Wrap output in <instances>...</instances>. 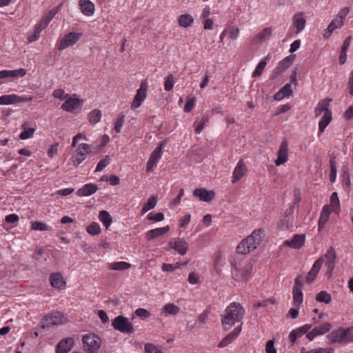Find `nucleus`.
<instances>
[{"label": "nucleus", "instance_id": "obj_56", "mask_svg": "<svg viewBox=\"0 0 353 353\" xmlns=\"http://www.w3.org/2000/svg\"><path fill=\"white\" fill-rule=\"evenodd\" d=\"M230 35V37L232 40H236L239 34V29L236 27L232 26L227 31Z\"/></svg>", "mask_w": 353, "mask_h": 353}, {"label": "nucleus", "instance_id": "obj_49", "mask_svg": "<svg viewBox=\"0 0 353 353\" xmlns=\"http://www.w3.org/2000/svg\"><path fill=\"white\" fill-rule=\"evenodd\" d=\"M147 219L150 221H152L154 222H159V221H162L163 220H164L165 216L162 212H158L155 214H153L152 213H150V214H148Z\"/></svg>", "mask_w": 353, "mask_h": 353}, {"label": "nucleus", "instance_id": "obj_23", "mask_svg": "<svg viewBox=\"0 0 353 353\" xmlns=\"http://www.w3.org/2000/svg\"><path fill=\"white\" fill-rule=\"evenodd\" d=\"M81 12L86 16H92L94 12V5L90 0H79Z\"/></svg>", "mask_w": 353, "mask_h": 353}, {"label": "nucleus", "instance_id": "obj_12", "mask_svg": "<svg viewBox=\"0 0 353 353\" xmlns=\"http://www.w3.org/2000/svg\"><path fill=\"white\" fill-rule=\"evenodd\" d=\"M193 195L202 201L210 203L214 199L215 192L205 188H197L194 190Z\"/></svg>", "mask_w": 353, "mask_h": 353}, {"label": "nucleus", "instance_id": "obj_36", "mask_svg": "<svg viewBox=\"0 0 353 353\" xmlns=\"http://www.w3.org/2000/svg\"><path fill=\"white\" fill-rule=\"evenodd\" d=\"M268 59V57H265L263 60H261L259 63L257 65L255 70L252 73V77L256 78L259 77L265 68L267 64V60Z\"/></svg>", "mask_w": 353, "mask_h": 353}, {"label": "nucleus", "instance_id": "obj_1", "mask_svg": "<svg viewBox=\"0 0 353 353\" xmlns=\"http://www.w3.org/2000/svg\"><path fill=\"white\" fill-rule=\"evenodd\" d=\"M243 307L236 302L231 303L221 315V324L225 330H230L236 323L241 321L245 315Z\"/></svg>", "mask_w": 353, "mask_h": 353}, {"label": "nucleus", "instance_id": "obj_3", "mask_svg": "<svg viewBox=\"0 0 353 353\" xmlns=\"http://www.w3.org/2000/svg\"><path fill=\"white\" fill-rule=\"evenodd\" d=\"M332 101L330 98H325L319 102L314 109L315 117H319L323 113V116L319 123V132H323L325 128L332 121V112L329 110L330 102Z\"/></svg>", "mask_w": 353, "mask_h": 353}, {"label": "nucleus", "instance_id": "obj_41", "mask_svg": "<svg viewBox=\"0 0 353 353\" xmlns=\"http://www.w3.org/2000/svg\"><path fill=\"white\" fill-rule=\"evenodd\" d=\"M330 208H332L333 210L335 211L336 210H339L340 208V203H339V199L338 197L337 192H333L330 199Z\"/></svg>", "mask_w": 353, "mask_h": 353}, {"label": "nucleus", "instance_id": "obj_16", "mask_svg": "<svg viewBox=\"0 0 353 353\" xmlns=\"http://www.w3.org/2000/svg\"><path fill=\"white\" fill-rule=\"evenodd\" d=\"M74 339L68 337L60 341L57 345L56 353H68L74 345Z\"/></svg>", "mask_w": 353, "mask_h": 353}, {"label": "nucleus", "instance_id": "obj_37", "mask_svg": "<svg viewBox=\"0 0 353 353\" xmlns=\"http://www.w3.org/2000/svg\"><path fill=\"white\" fill-rule=\"evenodd\" d=\"M101 118V112L98 109H94L88 114L89 121L92 124H96Z\"/></svg>", "mask_w": 353, "mask_h": 353}, {"label": "nucleus", "instance_id": "obj_2", "mask_svg": "<svg viewBox=\"0 0 353 353\" xmlns=\"http://www.w3.org/2000/svg\"><path fill=\"white\" fill-rule=\"evenodd\" d=\"M264 230H254L251 235L243 239L236 247V252L241 254H246L255 250L262 241Z\"/></svg>", "mask_w": 353, "mask_h": 353}, {"label": "nucleus", "instance_id": "obj_19", "mask_svg": "<svg viewBox=\"0 0 353 353\" xmlns=\"http://www.w3.org/2000/svg\"><path fill=\"white\" fill-rule=\"evenodd\" d=\"M241 325L242 323L236 327L232 332L229 333L225 337H224L219 343V347H224L232 343L239 334L241 332Z\"/></svg>", "mask_w": 353, "mask_h": 353}, {"label": "nucleus", "instance_id": "obj_43", "mask_svg": "<svg viewBox=\"0 0 353 353\" xmlns=\"http://www.w3.org/2000/svg\"><path fill=\"white\" fill-rule=\"evenodd\" d=\"M101 228L96 222H92L87 227V232L92 236L99 234L101 232Z\"/></svg>", "mask_w": 353, "mask_h": 353}, {"label": "nucleus", "instance_id": "obj_15", "mask_svg": "<svg viewBox=\"0 0 353 353\" xmlns=\"http://www.w3.org/2000/svg\"><path fill=\"white\" fill-rule=\"evenodd\" d=\"M169 246L174 249L179 254L183 256L187 253L189 248L188 242L184 239H179L177 241H170L169 243Z\"/></svg>", "mask_w": 353, "mask_h": 353}, {"label": "nucleus", "instance_id": "obj_52", "mask_svg": "<svg viewBox=\"0 0 353 353\" xmlns=\"http://www.w3.org/2000/svg\"><path fill=\"white\" fill-rule=\"evenodd\" d=\"M157 199L158 198L157 196L152 195L148 199V201L145 203H144V205H145L148 208V209L152 210L154 208V207L156 206Z\"/></svg>", "mask_w": 353, "mask_h": 353}, {"label": "nucleus", "instance_id": "obj_6", "mask_svg": "<svg viewBox=\"0 0 353 353\" xmlns=\"http://www.w3.org/2000/svg\"><path fill=\"white\" fill-rule=\"evenodd\" d=\"M112 326L115 330L120 332L130 334L134 331L132 323L127 317L119 315L115 317L112 321Z\"/></svg>", "mask_w": 353, "mask_h": 353}, {"label": "nucleus", "instance_id": "obj_42", "mask_svg": "<svg viewBox=\"0 0 353 353\" xmlns=\"http://www.w3.org/2000/svg\"><path fill=\"white\" fill-rule=\"evenodd\" d=\"M75 152L76 153H79L81 152L83 155L87 156L92 152V150H91L90 145L87 143H81L77 145Z\"/></svg>", "mask_w": 353, "mask_h": 353}, {"label": "nucleus", "instance_id": "obj_62", "mask_svg": "<svg viewBox=\"0 0 353 353\" xmlns=\"http://www.w3.org/2000/svg\"><path fill=\"white\" fill-rule=\"evenodd\" d=\"M209 121V118L208 116H204L201 119V121L200 123L197 125V126L195 128V130L197 133H200L201 130L204 128V126L206 123H208Z\"/></svg>", "mask_w": 353, "mask_h": 353}, {"label": "nucleus", "instance_id": "obj_25", "mask_svg": "<svg viewBox=\"0 0 353 353\" xmlns=\"http://www.w3.org/2000/svg\"><path fill=\"white\" fill-rule=\"evenodd\" d=\"M26 74V70L23 68H19L14 70H1L0 79H5L8 77H22Z\"/></svg>", "mask_w": 353, "mask_h": 353}, {"label": "nucleus", "instance_id": "obj_55", "mask_svg": "<svg viewBox=\"0 0 353 353\" xmlns=\"http://www.w3.org/2000/svg\"><path fill=\"white\" fill-rule=\"evenodd\" d=\"M124 118L125 116L121 114L119 116L115 122L114 130L117 133H119L121 132L123 123L124 122Z\"/></svg>", "mask_w": 353, "mask_h": 353}, {"label": "nucleus", "instance_id": "obj_27", "mask_svg": "<svg viewBox=\"0 0 353 353\" xmlns=\"http://www.w3.org/2000/svg\"><path fill=\"white\" fill-rule=\"evenodd\" d=\"M50 281L53 288L59 290L65 285V282L63 281L62 275L59 272L51 274L50 275Z\"/></svg>", "mask_w": 353, "mask_h": 353}, {"label": "nucleus", "instance_id": "obj_30", "mask_svg": "<svg viewBox=\"0 0 353 353\" xmlns=\"http://www.w3.org/2000/svg\"><path fill=\"white\" fill-rule=\"evenodd\" d=\"M17 95L12 94H6L0 97V105H8L14 103H17Z\"/></svg>", "mask_w": 353, "mask_h": 353}, {"label": "nucleus", "instance_id": "obj_32", "mask_svg": "<svg viewBox=\"0 0 353 353\" xmlns=\"http://www.w3.org/2000/svg\"><path fill=\"white\" fill-rule=\"evenodd\" d=\"M162 312H165V315H176L179 313L180 308L174 303H168L163 306Z\"/></svg>", "mask_w": 353, "mask_h": 353}, {"label": "nucleus", "instance_id": "obj_26", "mask_svg": "<svg viewBox=\"0 0 353 353\" xmlns=\"http://www.w3.org/2000/svg\"><path fill=\"white\" fill-rule=\"evenodd\" d=\"M272 30L271 28H265L261 32H260L259 34H257L253 39H252V43L253 44H258L260 43H262L267 39H268L271 34H272Z\"/></svg>", "mask_w": 353, "mask_h": 353}, {"label": "nucleus", "instance_id": "obj_59", "mask_svg": "<svg viewBox=\"0 0 353 353\" xmlns=\"http://www.w3.org/2000/svg\"><path fill=\"white\" fill-rule=\"evenodd\" d=\"M266 353H276V350L274 347V342L273 340H269L266 343L265 345Z\"/></svg>", "mask_w": 353, "mask_h": 353}, {"label": "nucleus", "instance_id": "obj_48", "mask_svg": "<svg viewBox=\"0 0 353 353\" xmlns=\"http://www.w3.org/2000/svg\"><path fill=\"white\" fill-rule=\"evenodd\" d=\"M35 129L30 128L27 130H23L19 135V138L22 140H26L33 137Z\"/></svg>", "mask_w": 353, "mask_h": 353}, {"label": "nucleus", "instance_id": "obj_10", "mask_svg": "<svg viewBox=\"0 0 353 353\" xmlns=\"http://www.w3.org/2000/svg\"><path fill=\"white\" fill-rule=\"evenodd\" d=\"M296 59V54H290L281 61L272 74V79L277 77L281 73L285 71Z\"/></svg>", "mask_w": 353, "mask_h": 353}, {"label": "nucleus", "instance_id": "obj_58", "mask_svg": "<svg viewBox=\"0 0 353 353\" xmlns=\"http://www.w3.org/2000/svg\"><path fill=\"white\" fill-rule=\"evenodd\" d=\"M299 70L297 67L294 68V70L292 71V73L290 74V83H292L294 84L295 86L297 85L298 84V82H297V79H296V77H297V75L299 74Z\"/></svg>", "mask_w": 353, "mask_h": 353}, {"label": "nucleus", "instance_id": "obj_31", "mask_svg": "<svg viewBox=\"0 0 353 353\" xmlns=\"http://www.w3.org/2000/svg\"><path fill=\"white\" fill-rule=\"evenodd\" d=\"M99 218L106 229H108L112 223V219L109 212L106 210L100 211Z\"/></svg>", "mask_w": 353, "mask_h": 353}, {"label": "nucleus", "instance_id": "obj_13", "mask_svg": "<svg viewBox=\"0 0 353 353\" xmlns=\"http://www.w3.org/2000/svg\"><path fill=\"white\" fill-rule=\"evenodd\" d=\"M288 157V145L286 140H283L277 152V159L275 160V164L277 166L284 164Z\"/></svg>", "mask_w": 353, "mask_h": 353}, {"label": "nucleus", "instance_id": "obj_29", "mask_svg": "<svg viewBox=\"0 0 353 353\" xmlns=\"http://www.w3.org/2000/svg\"><path fill=\"white\" fill-rule=\"evenodd\" d=\"M294 305L299 307L303 303V292L300 288L294 286L292 290Z\"/></svg>", "mask_w": 353, "mask_h": 353}, {"label": "nucleus", "instance_id": "obj_24", "mask_svg": "<svg viewBox=\"0 0 353 353\" xmlns=\"http://www.w3.org/2000/svg\"><path fill=\"white\" fill-rule=\"evenodd\" d=\"M98 190V186L93 183H87L77 192L78 196H88L95 193Z\"/></svg>", "mask_w": 353, "mask_h": 353}, {"label": "nucleus", "instance_id": "obj_46", "mask_svg": "<svg viewBox=\"0 0 353 353\" xmlns=\"http://www.w3.org/2000/svg\"><path fill=\"white\" fill-rule=\"evenodd\" d=\"M162 146H163V143H161L159 146H157L154 150L152 152V153L150 155V157L149 159L150 160H152V161H154L156 162H157L158 159L161 157V152H162Z\"/></svg>", "mask_w": 353, "mask_h": 353}, {"label": "nucleus", "instance_id": "obj_61", "mask_svg": "<svg viewBox=\"0 0 353 353\" xmlns=\"http://www.w3.org/2000/svg\"><path fill=\"white\" fill-rule=\"evenodd\" d=\"M194 102H195L194 97L188 99V101H186V103L184 107V112H191L194 105Z\"/></svg>", "mask_w": 353, "mask_h": 353}, {"label": "nucleus", "instance_id": "obj_45", "mask_svg": "<svg viewBox=\"0 0 353 353\" xmlns=\"http://www.w3.org/2000/svg\"><path fill=\"white\" fill-rule=\"evenodd\" d=\"M303 334H305V333H303V331L301 327L293 330L289 336L291 343H294L298 338L301 337Z\"/></svg>", "mask_w": 353, "mask_h": 353}, {"label": "nucleus", "instance_id": "obj_64", "mask_svg": "<svg viewBox=\"0 0 353 353\" xmlns=\"http://www.w3.org/2000/svg\"><path fill=\"white\" fill-rule=\"evenodd\" d=\"M19 219V216L15 214L7 215L5 218V220L8 223H15L18 222Z\"/></svg>", "mask_w": 353, "mask_h": 353}, {"label": "nucleus", "instance_id": "obj_8", "mask_svg": "<svg viewBox=\"0 0 353 353\" xmlns=\"http://www.w3.org/2000/svg\"><path fill=\"white\" fill-rule=\"evenodd\" d=\"M81 33L71 32L65 34L59 41L57 49L62 51L65 48L76 44L79 40Z\"/></svg>", "mask_w": 353, "mask_h": 353}, {"label": "nucleus", "instance_id": "obj_38", "mask_svg": "<svg viewBox=\"0 0 353 353\" xmlns=\"http://www.w3.org/2000/svg\"><path fill=\"white\" fill-rule=\"evenodd\" d=\"M31 229L33 230L46 231L51 230V227L41 221H33L31 224Z\"/></svg>", "mask_w": 353, "mask_h": 353}, {"label": "nucleus", "instance_id": "obj_60", "mask_svg": "<svg viewBox=\"0 0 353 353\" xmlns=\"http://www.w3.org/2000/svg\"><path fill=\"white\" fill-rule=\"evenodd\" d=\"M291 83H286L283 87L280 89V91L285 94V97H290L292 95V90L291 89Z\"/></svg>", "mask_w": 353, "mask_h": 353}, {"label": "nucleus", "instance_id": "obj_57", "mask_svg": "<svg viewBox=\"0 0 353 353\" xmlns=\"http://www.w3.org/2000/svg\"><path fill=\"white\" fill-rule=\"evenodd\" d=\"M110 163L108 157H106V158L101 160L95 169V172H99L101 171L104 168H105Z\"/></svg>", "mask_w": 353, "mask_h": 353}, {"label": "nucleus", "instance_id": "obj_9", "mask_svg": "<svg viewBox=\"0 0 353 353\" xmlns=\"http://www.w3.org/2000/svg\"><path fill=\"white\" fill-rule=\"evenodd\" d=\"M148 84L145 81H142L139 89L137 90V94L134 96L133 101L131 103V110H134L139 108L142 102L147 97Z\"/></svg>", "mask_w": 353, "mask_h": 353}, {"label": "nucleus", "instance_id": "obj_14", "mask_svg": "<svg viewBox=\"0 0 353 353\" xmlns=\"http://www.w3.org/2000/svg\"><path fill=\"white\" fill-rule=\"evenodd\" d=\"M63 316L60 312H55L52 314L46 315L43 320L47 322L46 324H43L41 326V329H45L52 325L61 324Z\"/></svg>", "mask_w": 353, "mask_h": 353}, {"label": "nucleus", "instance_id": "obj_20", "mask_svg": "<svg viewBox=\"0 0 353 353\" xmlns=\"http://www.w3.org/2000/svg\"><path fill=\"white\" fill-rule=\"evenodd\" d=\"M323 264V259H318L313 264L311 270L308 272L306 276V282L307 283H311L316 277L321 265Z\"/></svg>", "mask_w": 353, "mask_h": 353}, {"label": "nucleus", "instance_id": "obj_18", "mask_svg": "<svg viewBox=\"0 0 353 353\" xmlns=\"http://www.w3.org/2000/svg\"><path fill=\"white\" fill-rule=\"evenodd\" d=\"M305 234H295L291 241H285L283 245L294 249H300L305 243Z\"/></svg>", "mask_w": 353, "mask_h": 353}, {"label": "nucleus", "instance_id": "obj_50", "mask_svg": "<svg viewBox=\"0 0 353 353\" xmlns=\"http://www.w3.org/2000/svg\"><path fill=\"white\" fill-rule=\"evenodd\" d=\"M174 86V77L172 74H169L164 83V88L166 91H170Z\"/></svg>", "mask_w": 353, "mask_h": 353}, {"label": "nucleus", "instance_id": "obj_33", "mask_svg": "<svg viewBox=\"0 0 353 353\" xmlns=\"http://www.w3.org/2000/svg\"><path fill=\"white\" fill-rule=\"evenodd\" d=\"M130 267L131 264L125 261L114 262L109 265V268L113 270H125Z\"/></svg>", "mask_w": 353, "mask_h": 353}, {"label": "nucleus", "instance_id": "obj_51", "mask_svg": "<svg viewBox=\"0 0 353 353\" xmlns=\"http://www.w3.org/2000/svg\"><path fill=\"white\" fill-rule=\"evenodd\" d=\"M43 28L39 26L37 24L34 28V32L32 35L28 37V41L32 43L36 40H37L39 37L40 32L42 31Z\"/></svg>", "mask_w": 353, "mask_h": 353}, {"label": "nucleus", "instance_id": "obj_34", "mask_svg": "<svg viewBox=\"0 0 353 353\" xmlns=\"http://www.w3.org/2000/svg\"><path fill=\"white\" fill-rule=\"evenodd\" d=\"M332 325L330 323H325L313 328L317 336L324 334L330 331Z\"/></svg>", "mask_w": 353, "mask_h": 353}, {"label": "nucleus", "instance_id": "obj_21", "mask_svg": "<svg viewBox=\"0 0 353 353\" xmlns=\"http://www.w3.org/2000/svg\"><path fill=\"white\" fill-rule=\"evenodd\" d=\"M169 230V225L150 230L145 233V239L148 241H151L155 238L163 235L164 234L167 233Z\"/></svg>", "mask_w": 353, "mask_h": 353}, {"label": "nucleus", "instance_id": "obj_47", "mask_svg": "<svg viewBox=\"0 0 353 353\" xmlns=\"http://www.w3.org/2000/svg\"><path fill=\"white\" fill-rule=\"evenodd\" d=\"M252 265L250 263H247L243 270L241 279L246 280L251 275L252 271Z\"/></svg>", "mask_w": 353, "mask_h": 353}, {"label": "nucleus", "instance_id": "obj_39", "mask_svg": "<svg viewBox=\"0 0 353 353\" xmlns=\"http://www.w3.org/2000/svg\"><path fill=\"white\" fill-rule=\"evenodd\" d=\"M86 158V156L83 155V153H76L70 158V161L72 165L75 167H78Z\"/></svg>", "mask_w": 353, "mask_h": 353}, {"label": "nucleus", "instance_id": "obj_17", "mask_svg": "<svg viewBox=\"0 0 353 353\" xmlns=\"http://www.w3.org/2000/svg\"><path fill=\"white\" fill-rule=\"evenodd\" d=\"M246 172L247 168L243 163V160L241 159L234 168L232 183H235L236 181H239L246 174Z\"/></svg>", "mask_w": 353, "mask_h": 353}, {"label": "nucleus", "instance_id": "obj_53", "mask_svg": "<svg viewBox=\"0 0 353 353\" xmlns=\"http://www.w3.org/2000/svg\"><path fill=\"white\" fill-rule=\"evenodd\" d=\"M135 314L142 319H148L151 316L150 312L143 308H138L135 310Z\"/></svg>", "mask_w": 353, "mask_h": 353}, {"label": "nucleus", "instance_id": "obj_63", "mask_svg": "<svg viewBox=\"0 0 353 353\" xmlns=\"http://www.w3.org/2000/svg\"><path fill=\"white\" fill-rule=\"evenodd\" d=\"M350 8H348V7L343 8L339 12L336 17H339V19H341L342 21H345V19L346 16L350 13Z\"/></svg>", "mask_w": 353, "mask_h": 353}, {"label": "nucleus", "instance_id": "obj_22", "mask_svg": "<svg viewBox=\"0 0 353 353\" xmlns=\"http://www.w3.org/2000/svg\"><path fill=\"white\" fill-rule=\"evenodd\" d=\"M306 20L303 12H299L293 17V24L296 28V33L301 32L305 26Z\"/></svg>", "mask_w": 353, "mask_h": 353}, {"label": "nucleus", "instance_id": "obj_28", "mask_svg": "<svg viewBox=\"0 0 353 353\" xmlns=\"http://www.w3.org/2000/svg\"><path fill=\"white\" fill-rule=\"evenodd\" d=\"M178 23L181 27L188 28L194 23V18L190 14H184L179 16Z\"/></svg>", "mask_w": 353, "mask_h": 353}, {"label": "nucleus", "instance_id": "obj_4", "mask_svg": "<svg viewBox=\"0 0 353 353\" xmlns=\"http://www.w3.org/2000/svg\"><path fill=\"white\" fill-rule=\"evenodd\" d=\"M330 343L345 344L353 341L352 328L339 327V329L331 332L327 336Z\"/></svg>", "mask_w": 353, "mask_h": 353}, {"label": "nucleus", "instance_id": "obj_54", "mask_svg": "<svg viewBox=\"0 0 353 353\" xmlns=\"http://www.w3.org/2000/svg\"><path fill=\"white\" fill-rule=\"evenodd\" d=\"M144 348L145 353H163L152 343H146Z\"/></svg>", "mask_w": 353, "mask_h": 353}, {"label": "nucleus", "instance_id": "obj_40", "mask_svg": "<svg viewBox=\"0 0 353 353\" xmlns=\"http://www.w3.org/2000/svg\"><path fill=\"white\" fill-rule=\"evenodd\" d=\"M331 209L330 206L328 205H325L322 210L319 218V221H321V223H326L328 221Z\"/></svg>", "mask_w": 353, "mask_h": 353}, {"label": "nucleus", "instance_id": "obj_5", "mask_svg": "<svg viewBox=\"0 0 353 353\" xmlns=\"http://www.w3.org/2000/svg\"><path fill=\"white\" fill-rule=\"evenodd\" d=\"M82 342L84 350L88 353H96L101 345V339L92 333L84 335Z\"/></svg>", "mask_w": 353, "mask_h": 353}, {"label": "nucleus", "instance_id": "obj_11", "mask_svg": "<svg viewBox=\"0 0 353 353\" xmlns=\"http://www.w3.org/2000/svg\"><path fill=\"white\" fill-rule=\"evenodd\" d=\"M83 101L77 98H69L62 105L61 108L67 112H73L76 110L81 109Z\"/></svg>", "mask_w": 353, "mask_h": 353}, {"label": "nucleus", "instance_id": "obj_35", "mask_svg": "<svg viewBox=\"0 0 353 353\" xmlns=\"http://www.w3.org/2000/svg\"><path fill=\"white\" fill-rule=\"evenodd\" d=\"M316 300L318 302L328 304L331 302L332 296L326 291H321L316 295Z\"/></svg>", "mask_w": 353, "mask_h": 353}, {"label": "nucleus", "instance_id": "obj_7", "mask_svg": "<svg viewBox=\"0 0 353 353\" xmlns=\"http://www.w3.org/2000/svg\"><path fill=\"white\" fill-rule=\"evenodd\" d=\"M319 259H322L323 263L324 262L325 259H326V274L330 277L336 265V254L335 250L332 247H330L326 253L321 256Z\"/></svg>", "mask_w": 353, "mask_h": 353}, {"label": "nucleus", "instance_id": "obj_44", "mask_svg": "<svg viewBox=\"0 0 353 353\" xmlns=\"http://www.w3.org/2000/svg\"><path fill=\"white\" fill-rule=\"evenodd\" d=\"M293 218H285L284 217L283 219L280 221L278 223V227L282 230H286L292 225Z\"/></svg>", "mask_w": 353, "mask_h": 353}]
</instances>
